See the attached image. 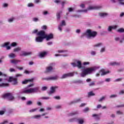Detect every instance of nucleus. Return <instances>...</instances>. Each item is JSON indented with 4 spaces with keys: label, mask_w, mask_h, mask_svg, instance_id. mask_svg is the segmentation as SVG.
Returning <instances> with one entry per match:
<instances>
[{
    "label": "nucleus",
    "mask_w": 124,
    "mask_h": 124,
    "mask_svg": "<svg viewBox=\"0 0 124 124\" xmlns=\"http://www.w3.org/2000/svg\"><path fill=\"white\" fill-rule=\"evenodd\" d=\"M100 67L93 66L92 67L86 68L85 70H83L82 72L80 74L81 77H86V75L88 74H92L93 71L99 69Z\"/></svg>",
    "instance_id": "f257e3e1"
},
{
    "label": "nucleus",
    "mask_w": 124,
    "mask_h": 124,
    "mask_svg": "<svg viewBox=\"0 0 124 124\" xmlns=\"http://www.w3.org/2000/svg\"><path fill=\"white\" fill-rule=\"evenodd\" d=\"M83 35H86L88 39H93L97 35V32L96 31H92L91 30H87L83 33Z\"/></svg>",
    "instance_id": "f03ea898"
},
{
    "label": "nucleus",
    "mask_w": 124,
    "mask_h": 124,
    "mask_svg": "<svg viewBox=\"0 0 124 124\" xmlns=\"http://www.w3.org/2000/svg\"><path fill=\"white\" fill-rule=\"evenodd\" d=\"M37 35H44L45 39H46V41H49L52 39H54V34L52 33L46 34V32L44 31H41L37 33Z\"/></svg>",
    "instance_id": "7ed1b4c3"
},
{
    "label": "nucleus",
    "mask_w": 124,
    "mask_h": 124,
    "mask_svg": "<svg viewBox=\"0 0 124 124\" xmlns=\"http://www.w3.org/2000/svg\"><path fill=\"white\" fill-rule=\"evenodd\" d=\"M38 91H39V87H36L33 88L25 90L23 91V93H34L38 92Z\"/></svg>",
    "instance_id": "20e7f679"
},
{
    "label": "nucleus",
    "mask_w": 124,
    "mask_h": 124,
    "mask_svg": "<svg viewBox=\"0 0 124 124\" xmlns=\"http://www.w3.org/2000/svg\"><path fill=\"white\" fill-rule=\"evenodd\" d=\"M2 98L8 99L10 101H12L15 99V97L11 93H6L2 95Z\"/></svg>",
    "instance_id": "39448f33"
},
{
    "label": "nucleus",
    "mask_w": 124,
    "mask_h": 124,
    "mask_svg": "<svg viewBox=\"0 0 124 124\" xmlns=\"http://www.w3.org/2000/svg\"><path fill=\"white\" fill-rule=\"evenodd\" d=\"M58 79H59V76H58L42 78V80H45L46 81H55L56 80H58Z\"/></svg>",
    "instance_id": "423d86ee"
},
{
    "label": "nucleus",
    "mask_w": 124,
    "mask_h": 124,
    "mask_svg": "<svg viewBox=\"0 0 124 124\" xmlns=\"http://www.w3.org/2000/svg\"><path fill=\"white\" fill-rule=\"evenodd\" d=\"M31 55H32V52L31 51L27 52L25 51H22L20 53V56L21 57H28V56H31Z\"/></svg>",
    "instance_id": "0eeeda50"
},
{
    "label": "nucleus",
    "mask_w": 124,
    "mask_h": 124,
    "mask_svg": "<svg viewBox=\"0 0 124 124\" xmlns=\"http://www.w3.org/2000/svg\"><path fill=\"white\" fill-rule=\"evenodd\" d=\"M102 6H90L88 8V10H99V9H101Z\"/></svg>",
    "instance_id": "6e6552de"
},
{
    "label": "nucleus",
    "mask_w": 124,
    "mask_h": 124,
    "mask_svg": "<svg viewBox=\"0 0 124 124\" xmlns=\"http://www.w3.org/2000/svg\"><path fill=\"white\" fill-rule=\"evenodd\" d=\"M73 76H74V73H68L63 75L61 78V79H65L67 77H72Z\"/></svg>",
    "instance_id": "1a4fd4ad"
},
{
    "label": "nucleus",
    "mask_w": 124,
    "mask_h": 124,
    "mask_svg": "<svg viewBox=\"0 0 124 124\" xmlns=\"http://www.w3.org/2000/svg\"><path fill=\"white\" fill-rule=\"evenodd\" d=\"M8 82H12L13 85H17L18 84V81H17V78H13L12 77L9 78Z\"/></svg>",
    "instance_id": "9d476101"
},
{
    "label": "nucleus",
    "mask_w": 124,
    "mask_h": 124,
    "mask_svg": "<svg viewBox=\"0 0 124 124\" xmlns=\"http://www.w3.org/2000/svg\"><path fill=\"white\" fill-rule=\"evenodd\" d=\"M119 28L118 25L109 26L108 28V31L111 32L112 30H117Z\"/></svg>",
    "instance_id": "9b49d317"
},
{
    "label": "nucleus",
    "mask_w": 124,
    "mask_h": 124,
    "mask_svg": "<svg viewBox=\"0 0 124 124\" xmlns=\"http://www.w3.org/2000/svg\"><path fill=\"white\" fill-rule=\"evenodd\" d=\"M44 35H39L38 37H36L35 41L36 42H43V40H44Z\"/></svg>",
    "instance_id": "f8f14e48"
},
{
    "label": "nucleus",
    "mask_w": 124,
    "mask_h": 124,
    "mask_svg": "<svg viewBox=\"0 0 124 124\" xmlns=\"http://www.w3.org/2000/svg\"><path fill=\"white\" fill-rule=\"evenodd\" d=\"M64 26H66V23H65V21L62 20L61 23L58 26V30L60 31H62V27H64Z\"/></svg>",
    "instance_id": "ddd939ff"
},
{
    "label": "nucleus",
    "mask_w": 124,
    "mask_h": 124,
    "mask_svg": "<svg viewBox=\"0 0 124 124\" xmlns=\"http://www.w3.org/2000/svg\"><path fill=\"white\" fill-rule=\"evenodd\" d=\"M58 88H59L58 86L51 87L50 88V91L49 92V94H52V93H54Z\"/></svg>",
    "instance_id": "4468645a"
},
{
    "label": "nucleus",
    "mask_w": 124,
    "mask_h": 124,
    "mask_svg": "<svg viewBox=\"0 0 124 124\" xmlns=\"http://www.w3.org/2000/svg\"><path fill=\"white\" fill-rule=\"evenodd\" d=\"M81 99H82L81 98L76 99L70 102V103H69V105H71L72 104H75V103H78L79 102H81Z\"/></svg>",
    "instance_id": "2eb2a0df"
},
{
    "label": "nucleus",
    "mask_w": 124,
    "mask_h": 124,
    "mask_svg": "<svg viewBox=\"0 0 124 124\" xmlns=\"http://www.w3.org/2000/svg\"><path fill=\"white\" fill-rule=\"evenodd\" d=\"M109 16V14L107 13H99V16L101 17V18H105V17H107V16Z\"/></svg>",
    "instance_id": "dca6fc26"
},
{
    "label": "nucleus",
    "mask_w": 124,
    "mask_h": 124,
    "mask_svg": "<svg viewBox=\"0 0 124 124\" xmlns=\"http://www.w3.org/2000/svg\"><path fill=\"white\" fill-rule=\"evenodd\" d=\"M99 73H101V76H104V75H106V74H108V73H110V71H108L107 72H105L104 69H101V70L99 71Z\"/></svg>",
    "instance_id": "f3484780"
},
{
    "label": "nucleus",
    "mask_w": 124,
    "mask_h": 124,
    "mask_svg": "<svg viewBox=\"0 0 124 124\" xmlns=\"http://www.w3.org/2000/svg\"><path fill=\"white\" fill-rule=\"evenodd\" d=\"M11 63H14V64H17L19 63V62H21V60H12L10 61Z\"/></svg>",
    "instance_id": "a211bd4d"
},
{
    "label": "nucleus",
    "mask_w": 124,
    "mask_h": 124,
    "mask_svg": "<svg viewBox=\"0 0 124 124\" xmlns=\"http://www.w3.org/2000/svg\"><path fill=\"white\" fill-rule=\"evenodd\" d=\"M10 42H6V43H4L1 44L0 45V47H1V48H4L5 47H6V48L7 46H8V45H10Z\"/></svg>",
    "instance_id": "6ab92c4d"
},
{
    "label": "nucleus",
    "mask_w": 124,
    "mask_h": 124,
    "mask_svg": "<svg viewBox=\"0 0 124 124\" xmlns=\"http://www.w3.org/2000/svg\"><path fill=\"white\" fill-rule=\"evenodd\" d=\"M29 82H33V79H25V80H24L22 82V84H23V85H25L26 84H28V83H29Z\"/></svg>",
    "instance_id": "aec40b11"
},
{
    "label": "nucleus",
    "mask_w": 124,
    "mask_h": 124,
    "mask_svg": "<svg viewBox=\"0 0 124 124\" xmlns=\"http://www.w3.org/2000/svg\"><path fill=\"white\" fill-rule=\"evenodd\" d=\"M79 114V111L78 110L72 112L69 114V116H75V115H78Z\"/></svg>",
    "instance_id": "412c9836"
},
{
    "label": "nucleus",
    "mask_w": 124,
    "mask_h": 124,
    "mask_svg": "<svg viewBox=\"0 0 124 124\" xmlns=\"http://www.w3.org/2000/svg\"><path fill=\"white\" fill-rule=\"evenodd\" d=\"M77 67L78 68H82V62L80 61H78L77 62Z\"/></svg>",
    "instance_id": "4be33fe9"
},
{
    "label": "nucleus",
    "mask_w": 124,
    "mask_h": 124,
    "mask_svg": "<svg viewBox=\"0 0 124 124\" xmlns=\"http://www.w3.org/2000/svg\"><path fill=\"white\" fill-rule=\"evenodd\" d=\"M5 87H9V84L4 83L0 84V88H5Z\"/></svg>",
    "instance_id": "5701e85b"
},
{
    "label": "nucleus",
    "mask_w": 124,
    "mask_h": 124,
    "mask_svg": "<svg viewBox=\"0 0 124 124\" xmlns=\"http://www.w3.org/2000/svg\"><path fill=\"white\" fill-rule=\"evenodd\" d=\"M78 118H73L72 119H69V123H74L75 122H77Z\"/></svg>",
    "instance_id": "b1692460"
},
{
    "label": "nucleus",
    "mask_w": 124,
    "mask_h": 124,
    "mask_svg": "<svg viewBox=\"0 0 124 124\" xmlns=\"http://www.w3.org/2000/svg\"><path fill=\"white\" fill-rule=\"evenodd\" d=\"M46 55H47V52H41L39 54V57H40V58H44V57H45V56H46Z\"/></svg>",
    "instance_id": "393cba45"
},
{
    "label": "nucleus",
    "mask_w": 124,
    "mask_h": 124,
    "mask_svg": "<svg viewBox=\"0 0 124 124\" xmlns=\"http://www.w3.org/2000/svg\"><path fill=\"white\" fill-rule=\"evenodd\" d=\"M92 117H93V118H94L95 120H99V116H98V114H93Z\"/></svg>",
    "instance_id": "a878e982"
},
{
    "label": "nucleus",
    "mask_w": 124,
    "mask_h": 124,
    "mask_svg": "<svg viewBox=\"0 0 124 124\" xmlns=\"http://www.w3.org/2000/svg\"><path fill=\"white\" fill-rule=\"evenodd\" d=\"M58 53L61 54H65V53H67V50H58Z\"/></svg>",
    "instance_id": "bb28decb"
},
{
    "label": "nucleus",
    "mask_w": 124,
    "mask_h": 124,
    "mask_svg": "<svg viewBox=\"0 0 124 124\" xmlns=\"http://www.w3.org/2000/svg\"><path fill=\"white\" fill-rule=\"evenodd\" d=\"M39 99L43 100H49V99H51V98L50 97H41Z\"/></svg>",
    "instance_id": "cd10ccee"
},
{
    "label": "nucleus",
    "mask_w": 124,
    "mask_h": 124,
    "mask_svg": "<svg viewBox=\"0 0 124 124\" xmlns=\"http://www.w3.org/2000/svg\"><path fill=\"white\" fill-rule=\"evenodd\" d=\"M53 70V67L52 66H48L46 67V72H51Z\"/></svg>",
    "instance_id": "c85d7f7f"
},
{
    "label": "nucleus",
    "mask_w": 124,
    "mask_h": 124,
    "mask_svg": "<svg viewBox=\"0 0 124 124\" xmlns=\"http://www.w3.org/2000/svg\"><path fill=\"white\" fill-rule=\"evenodd\" d=\"M33 119H40L41 118V115L39 114V115H34L32 117Z\"/></svg>",
    "instance_id": "c756f323"
},
{
    "label": "nucleus",
    "mask_w": 124,
    "mask_h": 124,
    "mask_svg": "<svg viewBox=\"0 0 124 124\" xmlns=\"http://www.w3.org/2000/svg\"><path fill=\"white\" fill-rule=\"evenodd\" d=\"M22 50V48L20 47H17L14 49V52H20Z\"/></svg>",
    "instance_id": "7c9ffc66"
},
{
    "label": "nucleus",
    "mask_w": 124,
    "mask_h": 124,
    "mask_svg": "<svg viewBox=\"0 0 124 124\" xmlns=\"http://www.w3.org/2000/svg\"><path fill=\"white\" fill-rule=\"evenodd\" d=\"M88 94L89 97L93 96L95 95V94H94V93H93V91H91V92H89L88 93Z\"/></svg>",
    "instance_id": "2f4dec72"
},
{
    "label": "nucleus",
    "mask_w": 124,
    "mask_h": 124,
    "mask_svg": "<svg viewBox=\"0 0 124 124\" xmlns=\"http://www.w3.org/2000/svg\"><path fill=\"white\" fill-rule=\"evenodd\" d=\"M77 122L79 124H84V120L82 119H78Z\"/></svg>",
    "instance_id": "473e14b6"
},
{
    "label": "nucleus",
    "mask_w": 124,
    "mask_h": 124,
    "mask_svg": "<svg viewBox=\"0 0 124 124\" xmlns=\"http://www.w3.org/2000/svg\"><path fill=\"white\" fill-rule=\"evenodd\" d=\"M16 57V55L14 53H11L9 55V57L11 58V59H14Z\"/></svg>",
    "instance_id": "72a5a7b5"
},
{
    "label": "nucleus",
    "mask_w": 124,
    "mask_h": 124,
    "mask_svg": "<svg viewBox=\"0 0 124 124\" xmlns=\"http://www.w3.org/2000/svg\"><path fill=\"white\" fill-rule=\"evenodd\" d=\"M62 105H57L55 106V109H62Z\"/></svg>",
    "instance_id": "f704fd0d"
},
{
    "label": "nucleus",
    "mask_w": 124,
    "mask_h": 124,
    "mask_svg": "<svg viewBox=\"0 0 124 124\" xmlns=\"http://www.w3.org/2000/svg\"><path fill=\"white\" fill-rule=\"evenodd\" d=\"M103 44L101 43H99L98 44H96L94 45V47H101V46H102Z\"/></svg>",
    "instance_id": "c9c22d12"
},
{
    "label": "nucleus",
    "mask_w": 124,
    "mask_h": 124,
    "mask_svg": "<svg viewBox=\"0 0 124 124\" xmlns=\"http://www.w3.org/2000/svg\"><path fill=\"white\" fill-rule=\"evenodd\" d=\"M105 98H106V97L104 96H102L100 99L98 100L99 102H102L103 100H105Z\"/></svg>",
    "instance_id": "e433bc0d"
},
{
    "label": "nucleus",
    "mask_w": 124,
    "mask_h": 124,
    "mask_svg": "<svg viewBox=\"0 0 124 124\" xmlns=\"http://www.w3.org/2000/svg\"><path fill=\"white\" fill-rule=\"evenodd\" d=\"M88 11H89V10H88V8H87V9L85 10H78V12H84V13H87Z\"/></svg>",
    "instance_id": "4c0bfd02"
},
{
    "label": "nucleus",
    "mask_w": 124,
    "mask_h": 124,
    "mask_svg": "<svg viewBox=\"0 0 124 124\" xmlns=\"http://www.w3.org/2000/svg\"><path fill=\"white\" fill-rule=\"evenodd\" d=\"M114 40L115 41H116V42H118V41H119L120 43V41H121V39L119 37H115L114 38Z\"/></svg>",
    "instance_id": "58836bf2"
},
{
    "label": "nucleus",
    "mask_w": 124,
    "mask_h": 124,
    "mask_svg": "<svg viewBox=\"0 0 124 124\" xmlns=\"http://www.w3.org/2000/svg\"><path fill=\"white\" fill-rule=\"evenodd\" d=\"M2 7L3 8H6V7H8V4L6 3H4L2 4Z\"/></svg>",
    "instance_id": "ea45409f"
},
{
    "label": "nucleus",
    "mask_w": 124,
    "mask_h": 124,
    "mask_svg": "<svg viewBox=\"0 0 124 124\" xmlns=\"http://www.w3.org/2000/svg\"><path fill=\"white\" fill-rule=\"evenodd\" d=\"M39 21V18H37V17H33L32 18V21L33 22H38Z\"/></svg>",
    "instance_id": "a19ab883"
},
{
    "label": "nucleus",
    "mask_w": 124,
    "mask_h": 124,
    "mask_svg": "<svg viewBox=\"0 0 124 124\" xmlns=\"http://www.w3.org/2000/svg\"><path fill=\"white\" fill-rule=\"evenodd\" d=\"M89 86V87H93V86H95V83H94V81H93L90 83Z\"/></svg>",
    "instance_id": "79ce46f5"
},
{
    "label": "nucleus",
    "mask_w": 124,
    "mask_h": 124,
    "mask_svg": "<svg viewBox=\"0 0 124 124\" xmlns=\"http://www.w3.org/2000/svg\"><path fill=\"white\" fill-rule=\"evenodd\" d=\"M118 32H124V28H120L117 30Z\"/></svg>",
    "instance_id": "37998d69"
},
{
    "label": "nucleus",
    "mask_w": 124,
    "mask_h": 124,
    "mask_svg": "<svg viewBox=\"0 0 124 124\" xmlns=\"http://www.w3.org/2000/svg\"><path fill=\"white\" fill-rule=\"evenodd\" d=\"M37 110V108H32L29 110L30 113H33L34 112H35Z\"/></svg>",
    "instance_id": "c03bdc74"
},
{
    "label": "nucleus",
    "mask_w": 124,
    "mask_h": 124,
    "mask_svg": "<svg viewBox=\"0 0 124 124\" xmlns=\"http://www.w3.org/2000/svg\"><path fill=\"white\" fill-rule=\"evenodd\" d=\"M11 46L12 47H16V46H17V43L16 42H13L11 44Z\"/></svg>",
    "instance_id": "a18cd8bd"
},
{
    "label": "nucleus",
    "mask_w": 124,
    "mask_h": 124,
    "mask_svg": "<svg viewBox=\"0 0 124 124\" xmlns=\"http://www.w3.org/2000/svg\"><path fill=\"white\" fill-rule=\"evenodd\" d=\"M13 21H14V17H12V18H9L8 19V22H9V23H12V22H13Z\"/></svg>",
    "instance_id": "49530a36"
},
{
    "label": "nucleus",
    "mask_w": 124,
    "mask_h": 124,
    "mask_svg": "<svg viewBox=\"0 0 124 124\" xmlns=\"http://www.w3.org/2000/svg\"><path fill=\"white\" fill-rule=\"evenodd\" d=\"M27 6L28 7H33L34 6V5L32 3H29L28 4Z\"/></svg>",
    "instance_id": "de8ad7c7"
},
{
    "label": "nucleus",
    "mask_w": 124,
    "mask_h": 124,
    "mask_svg": "<svg viewBox=\"0 0 124 124\" xmlns=\"http://www.w3.org/2000/svg\"><path fill=\"white\" fill-rule=\"evenodd\" d=\"M61 14H62V12H60L57 14V19H60L61 18Z\"/></svg>",
    "instance_id": "09e8293b"
},
{
    "label": "nucleus",
    "mask_w": 124,
    "mask_h": 124,
    "mask_svg": "<svg viewBox=\"0 0 124 124\" xmlns=\"http://www.w3.org/2000/svg\"><path fill=\"white\" fill-rule=\"evenodd\" d=\"M89 110L90 108H86L83 110V112H84V113H87V112L89 111Z\"/></svg>",
    "instance_id": "8fccbe9b"
},
{
    "label": "nucleus",
    "mask_w": 124,
    "mask_h": 124,
    "mask_svg": "<svg viewBox=\"0 0 124 124\" xmlns=\"http://www.w3.org/2000/svg\"><path fill=\"white\" fill-rule=\"evenodd\" d=\"M43 15L46 16V15H48L50 14L49 13V12H48L47 11H45L43 12Z\"/></svg>",
    "instance_id": "3c124183"
},
{
    "label": "nucleus",
    "mask_w": 124,
    "mask_h": 124,
    "mask_svg": "<svg viewBox=\"0 0 124 124\" xmlns=\"http://www.w3.org/2000/svg\"><path fill=\"white\" fill-rule=\"evenodd\" d=\"M108 65H110L111 66H115V62H109L108 63Z\"/></svg>",
    "instance_id": "603ef678"
},
{
    "label": "nucleus",
    "mask_w": 124,
    "mask_h": 124,
    "mask_svg": "<svg viewBox=\"0 0 124 124\" xmlns=\"http://www.w3.org/2000/svg\"><path fill=\"white\" fill-rule=\"evenodd\" d=\"M27 105H32V102L31 101H28L26 103Z\"/></svg>",
    "instance_id": "864d4df0"
},
{
    "label": "nucleus",
    "mask_w": 124,
    "mask_h": 124,
    "mask_svg": "<svg viewBox=\"0 0 124 124\" xmlns=\"http://www.w3.org/2000/svg\"><path fill=\"white\" fill-rule=\"evenodd\" d=\"M104 52H105V47H102L100 51V52L101 53H104Z\"/></svg>",
    "instance_id": "5fc2aeb1"
},
{
    "label": "nucleus",
    "mask_w": 124,
    "mask_h": 124,
    "mask_svg": "<svg viewBox=\"0 0 124 124\" xmlns=\"http://www.w3.org/2000/svg\"><path fill=\"white\" fill-rule=\"evenodd\" d=\"M115 65H116L117 66H120V65H121V62H115Z\"/></svg>",
    "instance_id": "6e6d98bb"
},
{
    "label": "nucleus",
    "mask_w": 124,
    "mask_h": 124,
    "mask_svg": "<svg viewBox=\"0 0 124 124\" xmlns=\"http://www.w3.org/2000/svg\"><path fill=\"white\" fill-rule=\"evenodd\" d=\"M53 98H54L55 99H57V100H60V99H61V97H60L59 96H56L53 97Z\"/></svg>",
    "instance_id": "4d7b16f0"
},
{
    "label": "nucleus",
    "mask_w": 124,
    "mask_h": 124,
    "mask_svg": "<svg viewBox=\"0 0 124 124\" xmlns=\"http://www.w3.org/2000/svg\"><path fill=\"white\" fill-rule=\"evenodd\" d=\"M91 54L92 56H95L96 52L94 51H92L91 52Z\"/></svg>",
    "instance_id": "13d9d810"
},
{
    "label": "nucleus",
    "mask_w": 124,
    "mask_h": 124,
    "mask_svg": "<svg viewBox=\"0 0 124 124\" xmlns=\"http://www.w3.org/2000/svg\"><path fill=\"white\" fill-rule=\"evenodd\" d=\"M75 83H78V84H82V83H83V81L81 80H78L76 81Z\"/></svg>",
    "instance_id": "bf43d9fd"
},
{
    "label": "nucleus",
    "mask_w": 124,
    "mask_h": 124,
    "mask_svg": "<svg viewBox=\"0 0 124 124\" xmlns=\"http://www.w3.org/2000/svg\"><path fill=\"white\" fill-rule=\"evenodd\" d=\"M118 96L116 94H113L110 96V98H114L115 97H117Z\"/></svg>",
    "instance_id": "052dcab7"
},
{
    "label": "nucleus",
    "mask_w": 124,
    "mask_h": 124,
    "mask_svg": "<svg viewBox=\"0 0 124 124\" xmlns=\"http://www.w3.org/2000/svg\"><path fill=\"white\" fill-rule=\"evenodd\" d=\"M71 64H72V65H73V67H77V64L75 62L71 63Z\"/></svg>",
    "instance_id": "680f3d73"
},
{
    "label": "nucleus",
    "mask_w": 124,
    "mask_h": 124,
    "mask_svg": "<svg viewBox=\"0 0 124 124\" xmlns=\"http://www.w3.org/2000/svg\"><path fill=\"white\" fill-rule=\"evenodd\" d=\"M47 89H48V88H47V87H46V86H44V87H43L42 88V91H46V90H47Z\"/></svg>",
    "instance_id": "e2e57ef3"
},
{
    "label": "nucleus",
    "mask_w": 124,
    "mask_h": 124,
    "mask_svg": "<svg viewBox=\"0 0 124 124\" xmlns=\"http://www.w3.org/2000/svg\"><path fill=\"white\" fill-rule=\"evenodd\" d=\"M42 30H46L47 26L46 25H44L41 27Z\"/></svg>",
    "instance_id": "0e129e2a"
},
{
    "label": "nucleus",
    "mask_w": 124,
    "mask_h": 124,
    "mask_svg": "<svg viewBox=\"0 0 124 124\" xmlns=\"http://www.w3.org/2000/svg\"><path fill=\"white\" fill-rule=\"evenodd\" d=\"M53 45V42H48L47 43V45H48V46H50V45Z\"/></svg>",
    "instance_id": "69168bd1"
},
{
    "label": "nucleus",
    "mask_w": 124,
    "mask_h": 124,
    "mask_svg": "<svg viewBox=\"0 0 124 124\" xmlns=\"http://www.w3.org/2000/svg\"><path fill=\"white\" fill-rule=\"evenodd\" d=\"M124 90H121L119 93V94H120V95H121L122 94H124Z\"/></svg>",
    "instance_id": "338daca9"
},
{
    "label": "nucleus",
    "mask_w": 124,
    "mask_h": 124,
    "mask_svg": "<svg viewBox=\"0 0 124 124\" xmlns=\"http://www.w3.org/2000/svg\"><path fill=\"white\" fill-rule=\"evenodd\" d=\"M8 124V121H4V122L1 123L0 124Z\"/></svg>",
    "instance_id": "774afa93"
}]
</instances>
